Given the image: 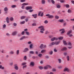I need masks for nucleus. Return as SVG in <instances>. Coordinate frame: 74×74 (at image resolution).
Returning a JSON list of instances; mask_svg holds the SVG:
<instances>
[{
	"instance_id": "f257e3e1",
	"label": "nucleus",
	"mask_w": 74,
	"mask_h": 74,
	"mask_svg": "<svg viewBox=\"0 0 74 74\" xmlns=\"http://www.w3.org/2000/svg\"><path fill=\"white\" fill-rule=\"evenodd\" d=\"M32 8H33L31 6H29L26 7V9L27 10H29V12H32L34 11V10H32Z\"/></svg>"
},
{
	"instance_id": "f03ea898",
	"label": "nucleus",
	"mask_w": 74,
	"mask_h": 74,
	"mask_svg": "<svg viewBox=\"0 0 74 74\" xmlns=\"http://www.w3.org/2000/svg\"><path fill=\"white\" fill-rule=\"evenodd\" d=\"M46 16H48V18H53L54 17V16L52 15H50L49 14H46Z\"/></svg>"
},
{
	"instance_id": "7ed1b4c3",
	"label": "nucleus",
	"mask_w": 74,
	"mask_h": 74,
	"mask_svg": "<svg viewBox=\"0 0 74 74\" xmlns=\"http://www.w3.org/2000/svg\"><path fill=\"white\" fill-rule=\"evenodd\" d=\"M29 4V3H24L23 4V6H22L21 8L22 9H24V7H25V5H28Z\"/></svg>"
},
{
	"instance_id": "20e7f679",
	"label": "nucleus",
	"mask_w": 74,
	"mask_h": 74,
	"mask_svg": "<svg viewBox=\"0 0 74 74\" xmlns=\"http://www.w3.org/2000/svg\"><path fill=\"white\" fill-rule=\"evenodd\" d=\"M58 40V38H56V37H53V38L51 39V41H53L55 40H56V41H57Z\"/></svg>"
},
{
	"instance_id": "39448f33",
	"label": "nucleus",
	"mask_w": 74,
	"mask_h": 74,
	"mask_svg": "<svg viewBox=\"0 0 74 74\" xmlns=\"http://www.w3.org/2000/svg\"><path fill=\"white\" fill-rule=\"evenodd\" d=\"M34 65H35V63L34 62H30V66H34Z\"/></svg>"
},
{
	"instance_id": "423d86ee",
	"label": "nucleus",
	"mask_w": 74,
	"mask_h": 74,
	"mask_svg": "<svg viewBox=\"0 0 74 74\" xmlns=\"http://www.w3.org/2000/svg\"><path fill=\"white\" fill-rule=\"evenodd\" d=\"M45 29L44 28H41V29H40V33H42V34H43L44 33V31H45Z\"/></svg>"
},
{
	"instance_id": "0eeeda50",
	"label": "nucleus",
	"mask_w": 74,
	"mask_h": 74,
	"mask_svg": "<svg viewBox=\"0 0 74 74\" xmlns=\"http://www.w3.org/2000/svg\"><path fill=\"white\" fill-rule=\"evenodd\" d=\"M29 51V49L28 48H25L23 50V52L24 53L26 52Z\"/></svg>"
},
{
	"instance_id": "6e6552de",
	"label": "nucleus",
	"mask_w": 74,
	"mask_h": 74,
	"mask_svg": "<svg viewBox=\"0 0 74 74\" xmlns=\"http://www.w3.org/2000/svg\"><path fill=\"white\" fill-rule=\"evenodd\" d=\"M10 18L8 17H7L6 18V22L8 23H10Z\"/></svg>"
},
{
	"instance_id": "1a4fd4ad",
	"label": "nucleus",
	"mask_w": 74,
	"mask_h": 74,
	"mask_svg": "<svg viewBox=\"0 0 74 74\" xmlns=\"http://www.w3.org/2000/svg\"><path fill=\"white\" fill-rule=\"evenodd\" d=\"M14 54V51H10V54L11 55H13Z\"/></svg>"
},
{
	"instance_id": "9d476101",
	"label": "nucleus",
	"mask_w": 74,
	"mask_h": 74,
	"mask_svg": "<svg viewBox=\"0 0 74 74\" xmlns=\"http://www.w3.org/2000/svg\"><path fill=\"white\" fill-rule=\"evenodd\" d=\"M62 31V32H61V34H62L65 33V31H64V29H61L60 30V31Z\"/></svg>"
},
{
	"instance_id": "9b49d317",
	"label": "nucleus",
	"mask_w": 74,
	"mask_h": 74,
	"mask_svg": "<svg viewBox=\"0 0 74 74\" xmlns=\"http://www.w3.org/2000/svg\"><path fill=\"white\" fill-rule=\"evenodd\" d=\"M16 33H17V32L16 31H14L12 33V35L14 36H16Z\"/></svg>"
},
{
	"instance_id": "f8f14e48",
	"label": "nucleus",
	"mask_w": 74,
	"mask_h": 74,
	"mask_svg": "<svg viewBox=\"0 0 74 74\" xmlns=\"http://www.w3.org/2000/svg\"><path fill=\"white\" fill-rule=\"evenodd\" d=\"M64 71H67V72H69V70L68 68H64Z\"/></svg>"
},
{
	"instance_id": "ddd939ff",
	"label": "nucleus",
	"mask_w": 74,
	"mask_h": 74,
	"mask_svg": "<svg viewBox=\"0 0 74 74\" xmlns=\"http://www.w3.org/2000/svg\"><path fill=\"white\" fill-rule=\"evenodd\" d=\"M72 32V31H71V30L70 31H68V32L67 33V35H68V36H69L70 34H71V32Z\"/></svg>"
},
{
	"instance_id": "4468645a",
	"label": "nucleus",
	"mask_w": 74,
	"mask_h": 74,
	"mask_svg": "<svg viewBox=\"0 0 74 74\" xmlns=\"http://www.w3.org/2000/svg\"><path fill=\"white\" fill-rule=\"evenodd\" d=\"M67 50V48L66 47H63L61 49V51H66Z\"/></svg>"
},
{
	"instance_id": "2eb2a0df",
	"label": "nucleus",
	"mask_w": 74,
	"mask_h": 74,
	"mask_svg": "<svg viewBox=\"0 0 74 74\" xmlns=\"http://www.w3.org/2000/svg\"><path fill=\"white\" fill-rule=\"evenodd\" d=\"M25 38H26L25 36H24L22 37H21V38H20V40H23L24 39H25Z\"/></svg>"
},
{
	"instance_id": "dca6fc26",
	"label": "nucleus",
	"mask_w": 74,
	"mask_h": 74,
	"mask_svg": "<svg viewBox=\"0 0 74 74\" xmlns=\"http://www.w3.org/2000/svg\"><path fill=\"white\" fill-rule=\"evenodd\" d=\"M37 14L32 15V16L34 17V18H37Z\"/></svg>"
},
{
	"instance_id": "f3484780",
	"label": "nucleus",
	"mask_w": 74,
	"mask_h": 74,
	"mask_svg": "<svg viewBox=\"0 0 74 74\" xmlns=\"http://www.w3.org/2000/svg\"><path fill=\"white\" fill-rule=\"evenodd\" d=\"M60 42V41H56L54 42V43L56 45H58L59 44Z\"/></svg>"
},
{
	"instance_id": "a211bd4d",
	"label": "nucleus",
	"mask_w": 74,
	"mask_h": 74,
	"mask_svg": "<svg viewBox=\"0 0 74 74\" xmlns=\"http://www.w3.org/2000/svg\"><path fill=\"white\" fill-rule=\"evenodd\" d=\"M0 69L4 70V66H3L2 65H0Z\"/></svg>"
},
{
	"instance_id": "6ab92c4d",
	"label": "nucleus",
	"mask_w": 74,
	"mask_h": 74,
	"mask_svg": "<svg viewBox=\"0 0 74 74\" xmlns=\"http://www.w3.org/2000/svg\"><path fill=\"white\" fill-rule=\"evenodd\" d=\"M19 50H18L16 51V54L17 55H18L19 54Z\"/></svg>"
},
{
	"instance_id": "aec40b11",
	"label": "nucleus",
	"mask_w": 74,
	"mask_h": 74,
	"mask_svg": "<svg viewBox=\"0 0 74 74\" xmlns=\"http://www.w3.org/2000/svg\"><path fill=\"white\" fill-rule=\"evenodd\" d=\"M48 67L47 66H45L43 68V69H45V70L48 69Z\"/></svg>"
},
{
	"instance_id": "412c9836",
	"label": "nucleus",
	"mask_w": 74,
	"mask_h": 74,
	"mask_svg": "<svg viewBox=\"0 0 74 74\" xmlns=\"http://www.w3.org/2000/svg\"><path fill=\"white\" fill-rule=\"evenodd\" d=\"M63 19H61V20H58L59 22H61V23H62V22H63Z\"/></svg>"
},
{
	"instance_id": "4be33fe9",
	"label": "nucleus",
	"mask_w": 74,
	"mask_h": 74,
	"mask_svg": "<svg viewBox=\"0 0 74 74\" xmlns=\"http://www.w3.org/2000/svg\"><path fill=\"white\" fill-rule=\"evenodd\" d=\"M26 18V16H23L21 17V19H25V18Z\"/></svg>"
},
{
	"instance_id": "5701e85b",
	"label": "nucleus",
	"mask_w": 74,
	"mask_h": 74,
	"mask_svg": "<svg viewBox=\"0 0 74 74\" xmlns=\"http://www.w3.org/2000/svg\"><path fill=\"white\" fill-rule=\"evenodd\" d=\"M8 10V8L7 7H5L4 8V11H7Z\"/></svg>"
},
{
	"instance_id": "b1692460",
	"label": "nucleus",
	"mask_w": 74,
	"mask_h": 74,
	"mask_svg": "<svg viewBox=\"0 0 74 74\" xmlns=\"http://www.w3.org/2000/svg\"><path fill=\"white\" fill-rule=\"evenodd\" d=\"M10 21H14V18H13L12 17H10Z\"/></svg>"
},
{
	"instance_id": "393cba45",
	"label": "nucleus",
	"mask_w": 74,
	"mask_h": 74,
	"mask_svg": "<svg viewBox=\"0 0 74 74\" xmlns=\"http://www.w3.org/2000/svg\"><path fill=\"white\" fill-rule=\"evenodd\" d=\"M15 69H16V70H18V66H16V65H15Z\"/></svg>"
},
{
	"instance_id": "a878e982",
	"label": "nucleus",
	"mask_w": 74,
	"mask_h": 74,
	"mask_svg": "<svg viewBox=\"0 0 74 74\" xmlns=\"http://www.w3.org/2000/svg\"><path fill=\"white\" fill-rule=\"evenodd\" d=\"M72 12V11L70 9H69L68 10V13H71Z\"/></svg>"
},
{
	"instance_id": "bb28decb",
	"label": "nucleus",
	"mask_w": 74,
	"mask_h": 74,
	"mask_svg": "<svg viewBox=\"0 0 74 74\" xmlns=\"http://www.w3.org/2000/svg\"><path fill=\"white\" fill-rule=\"evenodd\" d=\"M25 33H26V34H27V35L28 36H29L30 35V33L29 32H26Z\"/></svg>"
},
{
	"instance_id": "cd10ccee",
	"label": "nucleus",
	"mask_w": 74,
	"mask_h": 74,
	"mask_svg": "<svg viewBox=\"0 0 74 74\" xmlns=\"http://www.w3.org/2000/svg\"><path fill=\"white\" fill-rule=\"evenodd\" d=\"M66 58L67 59V61H69V56H67Z\"/></svg>"
},
{
	"instance_id": "c85d7f7f",
	"label": "nucleus",
	"mask_w": 74,
	"mask_h": 74,
	"mask_svg": "<svg viewBox=\"0 0 74 74\" xmlns=\"http://www.w3.org/2000/svg\"><path fill=\"white\" fill-rule=\"evenodd\" d=\"M23 59L24 60H26L27 59V57L26 56H24V57Z\"/></svg>"
},
{
	"instance_id": "c756f323",
	"label": "nucleus",
	"mask_w": 74,
	"mask_h": 74,
	"mask_svg": "<svg viewBox=\"0 0 74 74\" xmlns=\"http://www.w3.org/2000/svg\"><path fill=\"white\" fill-rule=\"evenodd\" d=\"M29 53L30 54H34V52L33 51H30L29 52Z\"/></svg>"
},
{
	"instance_id": "7c9ffc66",
	"label": "nucleus",
	"mask_w": 74,
	"mask_h": 74,
	"mask_svg": "<svg viewBox=\"0 0 74 74\" xmlns=\"http://www.w3.org/2000/svg\"><path fill=\"white\" fill-rule=\"evenodd\" d=\"M63 43L65 45H67V43H66V41H63Z\"/></svg>"
},
{
	"instance_id": "2f4dec72",
	"label": "nucleus",
	"mask_w": 74,
	"mask_h": 74,
	"mask_svg": "<svg viewBox=\"0 0 74 74\" xmlns=\"http://www.w3.org/2000/svg\"><path fill=\"white\" fill-rule=\"evenodd\" d=\"M33 46V45L32 44H31L29 45V47L30 49H32L33 48V47H32Z\"/></svg>"
},
{
	"instance_id": "473e14b6",
	"label": "nucleus",
	"mask_w": 74,
	"mask_h": 74,
	"mask_svg": "<svg viewBox=\"0 0 74 74\" xmlns=\"http://www.w3.org/2000/svg\"><path fill=\"white\" fill-rule=\"evenodd\" d=\"M58 60L59 61V63H61V60L60 59H58Z\"/></svg>"
},
{
	"instance_id": "72a5a7b5",
	"label": "nucleus",
	"mask_w": 74,
	"mask_h": 74,
	"mask_svg": "<svg viewBox=\"0 0 74 74\" xmlns=\"http://www.w3.org/2000/svg\"><path fill=\"white\" fill-rule=\"evenodd\" d=\"M43 46H44V45L42 44H41V45H40V49H42L43 48Z\"/></svg>"
},
{
	"instance_id": "f704fd0d",
	"label": "nucleus",
	"mask_w": 74,
	"mask_h": 74,
	"mask_svg": "<svg viewBox=\"0 0 74 74\" xmlns=\"http://www.w3.org/2000/svg\"><path fill=\"white\" fill-rule=\"evenodd\" d=\"M53 53V51H51L49 52V55H52Z\"/></svg>"
},
{
	"instance_id": "c9c22d12",
	"label": "nucleus",
	"mask_w": 74,
	"mask_h": 74,
	"mask_svg": "<svg viewBox=\"0 0 74 74\" xmlns=\"http://www.w3.org/2000/svg\"><path fill=\"white\" fill-rule=\"evenodd\" d=\"M46 51V50H43L41 51V53H45Z\"/></svg>"
},
{
	"instance_id": "e433bc0d",
	"label": "nucleus",
	"mask_w": 74,
	"mask_h": 74,
	"mask_svg": "<svg viewBox=\"0 0 74 74\" xmlns=\"http://www.w3.org/2000/svg\"><path fill=\"white\" fill-rule=\"evenodd\" d=\"M65 6L66 8H69L70 7V5L69 4H66L65 5Z\"/></svg>"
},
{
	"instance_id": "4c0bfd02",
	"label": "nucleus",
	"mask_w": 74,
	"mask_h": 74,
	"mask_svg": "<svg viewBox=\"0 0 74 74\" xmlns=\"http://www.w3.org/2000/svg\"><path fill=\"white\" fill-rule=\"evenodd\" d=\"M16 7V6L15 5H13L11 6L12 8H15Z\"/></svg>"
},
{
	"instance_id": "58836bf2",
	"label": "nucleus",
	"mask_w": 74,
	"mask_h": 74,
	"mask_svg": "<svg viewBox=\"0 0 74 74\" xmlns=\"http://www.w3.org/2000/svg\"><path fill=\"white\" fill-rule=\"evenodd\" d=\"M25 23V21H21L20 22V24H24Z\"/></svg>"
},
{
	"instance_id": "ea45409f",
	"label": "nucleus",
	"mask_w": 74,
	"mask_h": 74,
	"mask_svg": "<svg viewBox=\"0 0 74 74\" xmlns=\"http://www.w3.org/2000/svg\"><path fill=\"white\" fill-rule=\"evenodd\" d=\"M41 12H39L38 13V16H40L41 15Z\"/></svg>"
},
{
	"instance_id": "a19ab883",
	"label": "nucleus",
	"mask_w": 74,
	"mask_h": 74,
	"mask_svg": "<svg viewBox=\"0 0 74 74\" xmlns=\"http://www.w3.org/2000/svg\"><path fill=\"white\" fill-rule=\"evenodd\" d=\"M38 68L40 70H42L43 69V67L42 66H40L38 67Z\"/></svg>"
},
{
	"instance_id": "79ce46f5",
	"label": "nucleus",
	"mask_w": 74,
	"mask_h": 74,
	"mask_svg": "<svg viewBox=\"0 0 74 74\" xmlns=\"http://www.w3.org/2000/svg\"><path fill=\"white\" fill-rule=\"evenodd\" d=\"M63 39V37H60L59 38V39L60 40H62Z\"/></svg>"
},
{
	"instance_id": "37998d69",
	"label": "nucleus",
	"mask_w": 74,
	"mask_h": 74,
	"mask_svg": "<svg viewBox=\"0 0 74 74\" xmlns=\"http://www.w3.org/2000/svg\"><path fill=\"white\" fill-rule=\"evenodd\" d=\"M45 0H42V4H45Z\"/></svg>"
},
{
	"instance_id": "c03bdc74",
	"label": "nucleus",
	"mask_w": 74,
	"mask_h": 74,
	"mask_svg": "<svg viewBox=\"0 0 74 74\" xmlns=\"http://www.w3.org/2000/svg\"><path fill=\"white\" fill-rule=\"evenodd\" d=\"M61 7L60 5H58L57 6V8H60Z\"/></svg>"
},
{
	"instance_id": "a18cd8bd",
	"label": "nucleus",
	"mask_w": 74,
	"mask_h": 74,
	"mask_svg": "<svg viewBox=\"0 0 74 74\" xmlns=\"http://www.w3.org/2000/svg\"><path fill=\"white\" fill-rule=\"evenodd\" d=\"M45 27L44 26H41L38 27V28H44Z\"/></svg>"
},
{
	"instance_id": "49530a36",
	"label": "nucleus",
	"mask_w": 74,
	"mask_h": 74,
	"mask_svg": "<svg viewBox=\"0 0 74 74\" xmlns=\"http://www.w3.org/2000/svg\"><path fill=\"white\" fill-rule=\"evenodd\" d=\"M55 18L56 19H59V17L58 16H55Z\"/></svg>"
},
{
	"instance_id": "de8ad7c7",
	"label": "nucleus",
	"mask_w": 74,
	"mask_h": 74,
	"mask_svg": "<svg viewBox=\"0 0 74 74\" xmlns=\"http://www.w3.org/2000/svg\"><path fill=\"white\" fill-rule=\"evenodd\" d=\"M46 66H47L48 68H51V66H50V65H47Z\"/></svg>"
},
{
	"instance_id": "09e8293b",
	"label": "nucleus",
	"mask_w": 74,
	"mask_h": 74,
	"mask_svg": "<svg viewBox=\"0 0 74 74\" xmlns=\"http://www.w3.org/2000/svg\"><path fill=\"white\" fill-rule=\"evenodd\" d=\"M42 56V54H39L38 55V56L40 58H41V56Z\"/></svg>"
},
{
	"instance_id": "8fccbe9b",
	"label": "nucleus",
	"mask_w": 74,
	"mask_h": 74,
	"mask_svg": "<svg viewBox=\"0 0 74 74\" xmlns=\"http://www.w3.org/2000/svg\"><path fill=\"white\" fill-rule=\"evenodd\" d=\"M26 64V62L23 63H22V65L23 66H24V65H25Z\"/></svg>"
},
{
	"instance_id": "3c124183",
	"label": "nucleus",
	"mask_w": 74,
	"mask_h": 74,
	"mask_svg": "<svg viewBox=\"0 0 74 74\" xmlns=\"http://www.w3.org/2000/svg\"><path fill=\"white\" fill-rule=\"evenodd\" d=\"M40 16H44V12L42 13L40 15Z\"/></svg>"
},
{
	"instance_id": "603ef678",
	"label": "nucleus",
	"mask_w": 74,
	"mask_h": 74,
	"mask_svg": "<svg viewBox=\"0 0 74 74\" xmlns=\"http://www.w3.org/2000/svg\"><path fill=\"white\" fill-rule=\"evenodd\" d=\"M68 45L69 46H71V43L70 42H69V43H68Z\"/></svg>"
},
{
	"instance_id": "864d4df0",
	"label": "nucleus",
	"mask_w": 74,
	"mask_h": 74,
	"mask_svg": "<svg viewBox=\"0 0 74 74\" xmlns=\"http://www.w3.org/2000/svg\"><path fill=\"white\" fill-rule=\"evenodd\" d=\"M60 1L61 3H64V1L63 0H60Z\"/></svg>"
},
{
	"instance_id": "5fc2aeb1",
	"label": "nucleus",
	"mask_w": 74,
	"mask_h": 74,
	"mask_svg": "<svg viewBox=\"0 0 74 74\" xmlns=\"http://www.w3.org/2000/svg\"><path fill=\"white\" fill-rule=\"evenodd\" d=\"M48 21L47 20H45V21H44V23H48Z\"/></svg>"
},
{
	"instance_id": "6e6d98bb",
	"label": "nucleus",
	"mask_w": 74,
	"mask_h": 74,
	"mask_svg": "<svg viewBox=\"0 0 74 74\" xmlns=\"http://www.w3.org/2000/svg\"><path fill=\"white\" fill-rule=\"evenodd\" d=\"M55 44V42H52L51 43V45H53Z\"/></svg>"
},
{
	"instance_id": "4d7b16f0",
	"label": "nucleus",
	"mask_w": 74,
	"mask_h": 74,
	"mask_svg": "<svg viewBox=\"0 0 74 74\" xmlns=\"http://www.w3.org/2000/svg\"><path fill=\"white\" fill-rule=\"evenodd\" d=\"M64 56H66V55H67V53H64Z\"/></svg>"
},
{
	"instance_id": "13d9d810",
	"label": "nucleus",
	"mask_w": 74,
	"mask_h": 74,
	"mask_svg": "<svg viewBox=\"0 0 74 74\" xmlns=\"http://www.w3.org/2000/svg\"><path fill=\"white\" fill-rule=\"evenodd\" d=\"M51 1L52 4H54V3H55V1H53V0H51Z\"/></svg>"
},
{
	"instance_id": "bf43d9fd",
	"label": "nucleus",
	"mask_w": 74,
	"mask_h": 74,
	"mask_svg": "<svg viewBox=\"0 0 74 74\" xmlns=\"http://www.w3.org/2000/svg\"><path fill=\"white\" fill-rule=\"evenodd\" d=\"M66 24L67 23H64V26H66Z\"/></svg>"
},
{
	"instance_id": "052dcab7",
	"label": "nucleus",
	"mask_w": 74,
	"mask_h": 74,
	"mask_svg": "<svg viewBox=\"0 0 74 74\" xmlns=\"http://www.w3.org/2000/svg\"><path fill=\"white\" fill-rule=\"evenodd\" d=\"M25 32L24 31H23V32H22V33H21V34L22 35H24V34Z\"/></svg>"
},
{
	"instance_id": "680f3d73",
	"label": "nucleus",
	"mask_w": 74,
	"mask_h": 74,
	"mask_svg": "<svg viewBox=\"0 0 74 74\" xmlns=\"http://www.w3.org/2000/svg\"><path fill=\"white\" fill-rule=\"evenodd\" d=\"M27 67V65H25L24 66H23V69H24V68H25V67Z\"/></svg>"
},
{
	"instance_id": "e2e57ef3",
	"label": "nucleus",
	"mask_w": 74,
	"mask_h": 74,
	"mask_svg": "<svg viewBox=\"0 0 74 74\" xmlns=\"http://www.w3.org/2000/svg\"><path fill=\"white\" fill-rule=\"evenodd\" d=\"M32 25L33 26H36V23H33V24H32Z\"/></svg>"
},
{
	"instance_id": "0e129e2a",
	"label": "nucleus",
	"mask_w": 74,
	"mask_h": 74,
	"mask_svg": "<svg viewBox=\"0 0 74 74\" xmlns=\"http://www.w3.org/2000/svg\"><path fill=\"white\" fill-rule=\"evenodd\" d=\"M32 42L31 41H28V44H30Z\"/></svg>"
},
{
	"instance_id": "69168bd1",
	"label": "nucleus",
	"mask_w": 74,
	"mask_h": 74,
	"mask_svg": "<svg viewBox=\"0 0 74 74\" xmlns=\"http://www.w3.org/2000/svg\"><path fill=\"white\" fill-rule=\"evenodd\" d=\"M48 33H49V32H48V31H47L45 33V34H47Z\"/></svg>"
},
{
	"instance_id": "338daca9",
	"label": "nucleus",
	"mask_w": 74,
	"mask_h": 74,
	"mask_svg": "<svg viewBox=\"0 0 74 74\" xmlns=\"http://www.w3.org/2000/svg\"><path fill=\"white\" fill-rule=\"evenodd\" d=\"M4 50H2L1 51V52L2 53H4Z\"/></svg>"
},
{
	"instance_id": "774afa93",
	"label": "nucleus",
	"mask_w": 74,
	"mask_h": 74,
	"mask_svg": "<svg viewBox=\"0 0 74 74\" xmlns=\"http://www.w3.org/2000/svg\"><path fill=\"white\" fill-rule=\"evenodd\" d=\"M68 48L69 49H72V47H68Z\"/></svg>"
}]
</instances>
